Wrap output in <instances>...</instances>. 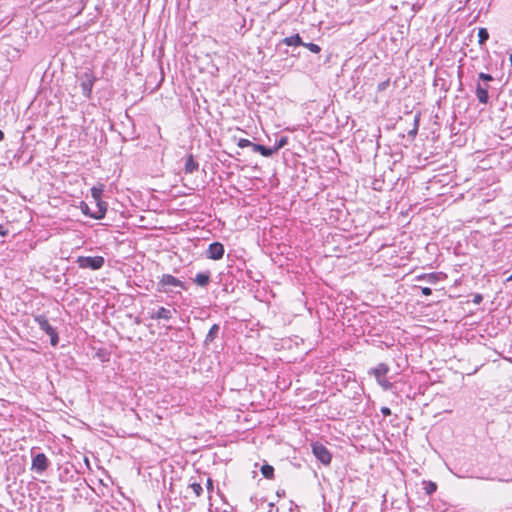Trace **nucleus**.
I'll return each instance as SVG.
<instances>
[{
    "label": "nucleus",
    "instance_id": "obj_8",
    "mask_svg": "<svg viewBox=\"0 0 512 512\" xmlns=\"http://www.w3.org/2000/svg\"><path fill=\"white\" fill-rule=\"evenodd\" d=\"M206 255L209 259L219 260L224 255V246L220 242H213L209 245Z\"/></svg>",
    "mask_w": 512,
    "mask_h": 512
},
{
    "label": "nucleus",
    "instance_id": "obj_29",
    "mask_svg": "<svg viewBox=\"0 0 512 512\" xmlns=\"http://www.w3.org/2000/svg\"><path fill=\"white\" fill-rule=\"evenodd\" d=\"M388 84H389V81H388V80H387V81H384V82H382V83H380V84L378 85V90H379V91L384 90V89L388 86Z\"/></svg>",
    "mask_w": 512,
    "mask_h": 512
},
{
    "label": "nucleus",
    "instance_id": "obj_34",
    "mask_svg": "<svg viewBox=\"0 0 512 512\" xmlns=\"http://www.w3.org/2000/svg\"><path fill=\"white\" fill-rule=\"evenodd\" d=\"M4 139V133L2 130H0V141Z\"/></svg>",
    "mask_w": 512,
    "mask_h": 512
},
{
    "label": "nucleus",
    "instance_id": "obj_14",
    "mask_svg": "<svg viewBox=\"0 0 512 512\" xmlns=\"http://www.w3.org/2000/svg\"><path fill=\"white\" fill-rule=\"evenodd\" d=\"M418 281L424 280L430 284H435L439 281L440 277L438 273H424L416 277Z\"/></svg>",
    "mask_w": 512,
    "mask_h": 512
},
{
    "label": "nucleus",
    "instance_id": "obj_19",
    "mask_svg": "<svg viewBox=\"0 0 512 512\" xmlns=\"http://www.w3.org/2000/svg\"><path fill=\"white\" fill-rule=\"evenodd\" d=\"M478 42L480 45H483L489 38V33L486 28H480L478 30Z\"/></svg>",
    "mask_w": 512,
    "mask_h": 512
},
{
    "label": "nucleus",
    "instance_id": "obj_36",
    "mask_svg": "<svg viewBox=\"0 0 512 512\" xmlns=\"http://www.w3.org/2000/svg\"><path fill=\"white\" fill-rule=\"evenodd\" d=\"M510 63H511V66H512V54L510 55Z\"/></svg>",
    "mask_w": 512,
    "mask_h": 512
},
{
    "label": "nucleus",
    "instance_id": "obj_25",
    "mask_svg": "<svg viewBox=\"0 0 512 512\" xmlns=\"http://www.w3.org/2000/svg\"><path fill=\"white\" fill-rule=\"evenodd\" d=\"M48 335L50 336L51 345L56 346L59 341L58 333H57L56 329H54L53 332H50Z\"/></svg>",
    "mask_w": 512,
    "mask_h": 512
},
{
    "label": "nucleus",
    "instance_id": "obj_26",
    "mask_svg": "<svg viewBox=\"0 0 512 512\" xmlns=\"http://www.w3.org/2000/svg\"><path fill=\"white\" fill-rule=\"evenodd\" d=\"M419 116H415L414 127L408 132L409 136L415 137L418 132Z\"/></svg>",
    "mask_w": 512,
    "mask_h": 512
},
{
    "label": "nucleus",
    "instance_id": "obj_31",
    "mask_svg": "<svg viewBox=\"0 0 512 512\" xmlns=\"http://www.w3.org/2000/svg\"><path fill=\"white\" fill-rule=\"evenodd\" d=\"M381 412L385 415V416H389L391 414V410L388 408V407H383L381 409Z\"/></svg>",
    "mask_w": 512,
    "mask_h": 512
},
{
    "label": "nucleus",
    "instance_id": "obj_4",
    "mask_svg": "<svg viewBox=\"0 0 512 512\" xmlns=\"http://www.w3.org/2000/svg\"><path fill=\"white\" fill-rule=\"evenodd\" d=\"M80 268L99 270L103 267L105 260L102 256H79L76 260Z\"/></svg>",
    "mask_w": 512,
    "mask_h": 512
},
{
    "label": "nucleus",
    "instance_id": "obj_12",
    "mask_svg": "<svg viewBox=\"0 0 512 512\" xmlns=\"http://www.w3.org/2000/svg\"><path fill=\"white\" fill-rule=\"evenodd\" d=\"M194 282L201 287H206L210 282V272H201L196 274Z\"/></svg>",
    "mask_w": 512,
    "mask_h": 512
},
{
    "label": "nucleus",
    "instance_id": "obj_2",
    "mask_svg": "<svg viewBox=\"0 0 512 512\" xmlns=\"http://www.w3.org/2000/svg\"><path fill=\"white\" fill-rule=\"evenodd\" d=\"M174 288L187 290V286L184 282L171 274H163L157 283V290L162 293H169L173 292Z\"/></svg>",
    "mask_w": 512,
    "mask_h": 512
},
{
    "label": "nucleus",
    "instance_id": "obj_22",
    "mask_svg": "<svg viewBox=\"0 0 512 512\" xmlns=\"http://www.w3.org/2000/svg\"><path fill=\"white\" fill-rule=\"evenodd\" d=\"M424 484H425V487H424L425 492L428 495L433 494L436 491V489H437L436 483H434L432 481L424 482Z\"/></svg>",
    "mask_w": 512,
    "mask_h": 512
},
{
    "label": "nucleus",
    "instance_id": "obj_27",
    "mask_svg": "<svg viewBox=\"0 0 512 512\" xmlns=\"http://www.w3.org/2000/svg\"><path fill=\"white\" fill-rule=\"evenodd\" d=\"M253 145L254 143H252L250 140L248 139H240L239 142H238V146L240 148H245V147H251L253 148Z\"/></svg>",
    "mask_w": 512,
    "mask_h": 512
},
{
    "label": "nucleus",
    "instance_id": "obj_1",
    "mask_svg": "<svg viewBox=\"0 0 512 512\" xmlns=\"http://www.w3.org/2000/svg\"><path fill=\"white\" fill-rule=\"evenodd\" d=\"M493 80H494V78L490 74L483 73V72L478 74V82L476 84L475 93H476V97L480 103H482V104L488 103V100H489L488 90L490 88L488 82H491Z\"/></svg>",
    "mask_w": 512,
    "mask_h": 512
},
{
    "label": "nucleus",
    "instance_id": "obj_11",
    "mask_svg": "<svg viewBox=\"0 0 512 512\" xmlns=\"http://www.w3.org/2000/svg\"><path fill=\"white\" fill-rule=\"evenodd\" d=\"M198 168H199V164H198V162H196L194 160L193 155L192 154L188 155V157L186 158V161H185V167H184L185 173L192 174L195 171H197Z\"/></svg>",
    "mask_w": 512,
    "mask_h": 512
},
{
    "label": "nucleus",
    "instance_id": "obj_7",
    "mask_svg": "<svg viewBox=\"0 0 512 512\" xmlns=\"http://www.w3.org/2000/svg\"><path fill=\"white\" fill-rule=\"evenodd\" d=\"M49 466V460L44 453H37L32 457L31 470L36 473L42 474L47 470Z\"/></svg>",
    "mask_w": 512,
    "mask_h": 512
},
{
    "label": "nucleus",
    "instance_id": "obj_30",
    "mask_svg": "<svg viewBox=\"0 0 512 512\" xmlns=\"http://www.w3.org/2000/svg\"><path fill=\"white\" fill-rule=\"evenodd\" d=\"M207 490L210 492L213 490V481L211 478L207 479Z\"/></svg>",
    "mask_w": 512,
    "mask_h": 512
},
{
    "label": "nucleus",
    "instance_id": "obj_33",
    "mask_svg": "<svg viewBox=\"0 0 512 512\" xmlns=\"http://www.w3.org/2000/svg\"><path fill=\"white\" fill-rule=\"evenodd\" d=\"M481 300H482V296L478 294V295H475L473 302L478 304V303H480Z\"/></svg>",
    "mask_w": 512,
    "mask_h": 512
},
{
    "label": "nucleus",
    "instance_id": "obj_24",
    "mask_svg": "<svg viewBox=\"0 0 512 512\" xmlns=\"http://www.w3.org/2000/svg\"><path fill=\"white\" fill-rule=\"evenodd\" d=\"M302 46L306 47L309 51H311L313 53H319L321 51L320 46L317 44H314V43H304L303 42Z\"/></svg>",
    "mask_w": 512,
    "mask_h": 512
},
{
    "label": "nucleus",
    "instance_id": "obj_17",
    "mask_svg": "<svg viewBox=\"0 0 512 512\" xmlns=\"http://www.w3.org/2000/svg\"><path fill=\"white\" fill-rule=\"evenodd\" d=\"M218 332H219V325H217V324L212 325L208 334L206 335L205 342L206 343L212 342L216 338Z\"/></svg>",
    "mask_w": 512,
    "mask_h": 512
},
{
    "label": "nucleus",
    "instance_id": "obj_32",
    "mask_svg": "<svg viewBox=\"0 0 512 512\" xmlns=\"http://www.w3.org/2000/svg\"><path fill=\"white\" fill-rule=\"evenodd\" d=\"M8 234V231L4 228L3 225L0 224V235L6 236Z\"/></svg>",
    "mask_w": 512,
    "mask_h": 512
},
{
    "label": "nucleus",
    "instance_id": "obj_3",
    "mask_svg": "<svg viewBox=\"0 0 512 512\" xmlns=\"http://www.w3.org/2000/svg\"><path fill=\"white\" fill-rule=\"evenodd\" d=\"M78 79L80 81V86L82 89L83 95L90 99L92 95V89L94 86L95 81L97 80L96 76L93 74L92 71L88 70L82 73L80 76H78Z\"/></svg>",
    "mask_w": 512,
    "mask_h": 512
},
{
    "label": "nucleus",
    "instance_id": "obj_13",
    "mask_svg": "<svg viewBox=\"0 0 512 512\" xmlns=\"http://www.w3.org/2000/svg\"><path fill=\"white\" fill-rule=\"evenodd\" d=\"M98 211L95 213H92L91 216L95 219H102L105 216L106 210H107V204L102 201L101 199L95 200Z\"/></svg>",
    "mask_w": 512,
    "mask_h": 512
},
{
    "label": "nucleus",
    "instance_id": "obj_21",
    "mask_svg": "<svg viewBox=\"0 0 512 512\" xmlns=\"http://www.w3.org/2000/svg\"><path fill=\"white\" fill-rule=\"evenodd\" d=\"M102 193H103V185L94 186L91 188V195L94 200L101 199Z\"/></svg>",
    "mask_w": 512,
    "mask_h": 512
},
{
    "label": "nucleus",
    "instance_id": "obj_15",
    "mask_svg": "<svg viewBox=\"0 0 512 512\" xmlns=\"http://www.w3.org/2000/svg\"><path fill=\"white\" fill-rule=\"evenodd\" d=\"M252 150L254 152L260 153L264 157H270L274 154L271 147H266L256 143H254Z\"/></svg>",
    "mask_w": 512,
    "mask_h": 512
},
{
    "label": "nucleus",
    "instance_id": "obj_20",
    "mask_svg": "<svg viewBox=\"0 0 512 512\" xmlns=\"http://www.w3.org/2000/svg\"><path fill=\"white\" fill-rule=\"evenodd\" d=\"M288 143V138L286 136H282L280 139L277 140L276 144L271 147L273 150V153H276L278 150L283 148Z\"/></svg>",
    "mask_w": 512,
    "mask_h": 512
},
{
    "label": "nucleus",
    "instance_id": "obj_28",
    "mask_svg": "<svg viewBox=\"0 0 512 512\" xmlns=\"http://www.w3.org/2000/svg\"><path fill=\"white\" fill-rule=\"evenodd\" d=\"M421 291L425 296H429L432 294V290L429 287H423L421 288Z\"/></svg>",
    "mask_w": 512,
    "mask_h": 512
},
{
    "label": "nucleus",
    "instance_id": "obj_23",
    "mask_svg": "<svg viewBox=\"0 0 512 512\" xmlns=\"http://www.w3.org/2000/svg\"><path fill=\"white\" fill-rule=\"evenodd\" d=\"M189 488L193 491L196 497H200L203 492V488L199 483H191Z\"/></svg>",
    "mask_w": 512,
    "mask_h": 512
},
{
    "label": "nucleus",
    "instance_id": "obj_18",
    "mask_svg": "<svg viewBox=\"0 0 512 512\" xmlns=\"http://www.w3.org/2000/svg\"><path fill=\"white\" fill-rule=\"evenodd\" d=\"M262 475L267 479H273L274 477V468L271 465L265 464L261 467Z\"/></svg>",
    "mask_w": 512,
    "mask_h": 512
},
{
    "label": "nucleus",
    "instance_id": "obj_35",
    "mask_svg": "<svg viewBox=\"0 0 512 512\" xmlns=\"http://www.w3.org/2000/svg\"><path fill=\"white\" fill-rule=\"evenodd\" d=\"M507 281H512V274L507 278Z\"/></svg>",
    "mask_w": 512,
    "mask_h": 512
},
{
    "label": "nucleus",
    "instance_id": "obj_5",
    "mask_svg": "<svg viewBox=\"0 0 512 512\" xmlns=\"http://www.w3.org/2000/svg\"><path fill=\"white\" fill-rule=\"evenodd\" d=\"M388 372L389 367L385 363H380L377 367L372 369V373L374 374L378 384L382 386L385 390L390 389L392 386V384L385 378Z\"/></svg>",
    "mask_w": 512,
    "mask_h": 512
},
{
    "label": "nucleus",
    "instance_id": "obj_16",
    "mask_svg": "<svg viewBox=\"0 0 512 512\" xmlns=\"http://www.w3.org/2000/svg\"><path fill=\"white\" fill-rule=\"evenodd\" d=\"M284 44L287 46H300L303 44V41L299 34L292 35L290 37H286L282 40Z\"/></svg>",
    "mask_w": 512,
    "mask_h": 512
},
{
    "label": "nucleus",
    "instance_id": "obj_9",
    "mask_svg": "<svg viewBox=\"0 0 512 512\" xmlns=\"http://www.w3.org/2000/svg\"><path fill=\"white\" fill-rule=\"evenodd\" d=\"M175 310H171L165 307H159L157 310H152L149 313V317L153 320H170Z\"/></svg>",
    "mask_w": 512,
    "mask_h": 512
},
{
    "label": "nucleus",
    "instance_id": "obj_10",
    "mask_svg": "<svg viewBox=\"0 0 512 512\" xmlns=\"http://www.w3.org/2000/svg\"><path fill=\"white\" fill-rule=\"evenodd\" d=\"M34 321L38 324L39 328L43 330L46 334L53 332V330L55 329L49 324L48 319L44 315L34 316Z\"/></svg>",
    "mask_w": 512,
    "mask_h": 512
},
{
    "label": "nucleus",
    "instance_id": "obj_6",
    "mask_svg": "<svg viewBox=\"0 0 512 512\" xmlns=\"http://www.w3.org/2000/svg\"><path fill=\"white\" fill-rule=\"evenodd\" d=\"M312 452L314 456L324 465H329L332 460V455L329 450L321 443L316 442L312 444Z\"/></svg>",
    "mask_w": 512,
    "mask_h": 512
}]
</instances>
